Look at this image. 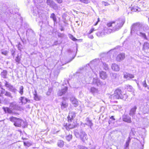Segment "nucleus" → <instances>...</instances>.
<instances>
[{
    "label": "nucleus",
    "instance_id": "1",
    "mask_svg": "<svg viewBox=\"0 0 149 149\" xmlns=\"http://www.w3.org/2000/svg\"><path fill=\"white\" fill-rule=\"evenodd\" d=\"M99 60L98 59H95L91 61L90 63L87 64L84 68L85 70V77L89 78L95 75V77L93 80L92 84L99 86L102 85V82L97 77L98 71L101 70L100 67L99 65Z\"/></svg>",
    "mask_w": 149,
    "mask_h": 149
},
{
    "label": "nucleus",
    "instance_id": "2",
    "mask_svg": "<svg viewBox=\"0 0 149 149\" xmlns=\"http://www.w3.org/2000/svg\"><path fill=\"white\" fill-rule=\"evenodd\" d=\"M11 12L13 11L10 8L0 5V22H4L8 25V22H13L14 20H17V17L20 18L19 15L17 17L16 15H14Z\"/></svg>",
    "mask_w": 149,
    "mask_h": 149
},
{
    "label": "nucleus",
    "instance_id": "3",
    "mask_svg": "<svg viewBox=\"0 0 149 149\" xmlns=\"http://www.w3.org/2000/svg\"><path fill=\"white\" fill-rule=\"evenodd\" d=\"M134 32L142 38L149 40V27L147 25L139 22L134 24L131 27V33Z\"/></svg>",
    "mask_w": 149,
    "mask_h": 149
},
{
    "label": "nucleus",
    "instance_id": "4",
    "mask_svg": "<svg viewBox=\"0 0 149 149\" xmlns=\"http://www.w3.org/2000/svg\"><path fill=\"white\" fill-rule=\"evenodd\" d=\"M125 22L124 18L120 19L115 21L109 22L107 24L108 27L113 26V31H115L119 29L123 26Z\"/></svg>",
    "mask_w": 149,
    "mask_h": 149
},
{
    "label": "nucleus",
    "instance_id": "5",
    "mask_svg": "<svg viewBox=\"0 0 149 149\" xmlns=\"http://www.w3.org/2000/svg\"><path fill=\"white\" fill-rule=\"evenodd\" d=\"M33 2L35 4V6L33 7L31 10V12L33 15L35 16H39V15L41 11V8L39 5L42 2V0H33Z\"/></svg>",
    "mask_w": 149,
    "mask_h": 149
},
{
    "label": "nucleus",
    "instance_id": "6",
    "mask_svg": "<svg viewBox=\"0 0 149 149\" xmlns=\"http://www.w3.org/2000/svg\"><path fill=\"white\" fill-rule=\"evenodd\" d=\"M10 120L14 123V125L16 127H24L26 125V123L19 118L11 116L9 118Z\"/></svg>",
    "mask_w": 149,
    "mask_h": 149
},
{
    "label": "nucleus",
    "instance_id": "7",
    "mask_svg": "<svg viewBox=\"0 0 149 149\" xmlns=\"http://www.w3.org/2000/svg\"><path fill=\"white\" fill-rule=\"evenodd\" d=\"M123 93L122 91L119 89H116L114 91V93L111 95L109 98H110L111 102H114L115 100L120 99L122 97Z\"/></svg>",
    "mask_w": 149,
    "mask_h": 149
},
{
    "label": "nucleus",
    "instance_id": "8",
    "mask_svg": "<svg viewBox=\"0 0 149 149\" xmlns=\"http://www.w3.org/2000/svg\"><path fill=\"white\" fill-rule=\"evenodd\" d=\"M69 84L68 81V80H65L63 81V86H64L63 88L61 90H59L58 92V95L59 96H62L63 94H65L68 89V87L67 84Z\"/></svg>",
    "mask_w": 149,
    "mask_h": 149
},
{
    "label": "nucleus",
    "instance_id": "9",
    "mask_svg": "<svg viewBox=\"0 0 149 149\" xmlns=\"http://www.w3.org/2000/svg\"><path fill=\"white\" fill-rule=\"evenodd\" d=\"M140 4L139 5V7L138 6H133L132 7L131 10L133 12H139L143 10V8L144 7L143 4L144 3L143 1L139 2Z\"/></svg>",
    "mask_w": 149,
    "mask_h": 149
},
{
    "label": "nucleus",
    "instance_id": "10",
    "mask_svg": "<svg viewBox=\"0 0 149 149\" xmlns=\"http://www.w3.org/2000/svg\"><path fill=\"white\" fill-rule=\"evenodd\" d=\"M9 107L13 111L15 110H19L20 108V107L19 106L16 102L14 101L10 103Z\"/></svg>",
    "mask_w": 149,
    "mask_h": 149
},
{
    "label": "nucleus",
    "instance_id": "11",
    "mask_svg": "<svg viewBox=\"0 0 149 149\" xmlns=\"http://www.w3.org/2000/svg\"><path fill=\"white\" fill-rule=\"evenodd\" d=\"M5 86L8 88V90L10 91L15 93L17 91V89L15 87L12 85L10 84L7 81H6Z\"/></svg>",
    "mask_w": 149,
    "mask_h": 149
},
{
    "label": "nucleus",
    "instance_id": "12",
    "mask_svg": "<svg viewBox=\"0 0 149 149\" xmlns=\"http://www.w3.org/2000/svg\"><path fill=\"white\" fill-rule=\"evenodd\" d=\"M46 3L50 7L53 9L55 10L57 9L58 7L56 4L52 0H47Z\"/></svg>",
    "mask_w": 149,
    "mask_h": 149
},
{
    "label": "nucleus",
    "instance_id": "13",
    "mask_svg": "<svg viewBox=\"0 0 149 149\" xmlns=\"http://www.w3.org/2000/svg\"><path fill=\"white\" fill-rule=\"evenodd\" d=\"M86 123H82L81 125H83L84 127L86 125L89 127L91 129H92V127L93 126V124L92 123V120H91L90 118L88 117L85 120Z\"/></svg>",
    "mask_w": 149,
    "mask_h": 149
},
{
    "label": "nucleus",
    "instance_id": "14",
    "mask_svg": "<svg viewBox=\"0 0 149 149\" xmlns=\"http://www.w3.org/2000/svg\"><path fill=\"white\" fill-rule=\"evenodd\" d=\"M80 136L81 140L83 142H84L86 140H87L88 138L87 137V135L85 132L82 130L80 131Z\"/></svg>",
    "mask_w": 149,
    "mask_h": 149
},
{
    "label": "nucleus",
    "instance_id": "15",
    "mask_svg": "<svg viewBox=\"0 0 149 149\" xmlns=\"http://www.w3.org/2000/svg\"><path fill=\"white\" fill-rule=\"evenodd\" d=\"M70 122H69L70 123ZM75 126L73 124H72L71 123H69L68 124L67 123H64L63 124V129H65L67 130L68 132H69L68 130L70 129H72L74 128Z\"/></svg>",
    "mask_w": 149,
    "mask_h": 149
},
{
    "label": "nucleus",
    "instance_id": "16",
    "mask_svg": "<svg viewBox=\"0 0 149 149\" xmlns=\"http://www.w3.org/2000/svg\"><path fill=\"white\" fill-rule=\"evenodd\" d=\"M75 113L74 112L70 113L68 117V122L71 123L73 118H75Z\"/></svg>",
    "mask_w": 149,
    "mask_h": 149
},
{
    "label": "nucleus",
    "instance_id": "17",
    "mask_svg": "<svg viewBox=\"0 0 149 149\" xmlns=\"http://www.w3.org/2000/svg\"><path fill=\"white\" fill-rule=\"evenodd\" d=\"M122 119L123 121L128 123H130L132 122L130 117L127 115H123Z\"/></svg>",
    "mask_w": 149,
    "mask_h": 149
},
{
    "label": "nucleus",
    "instance_id": "18",
    "mask_svg": "<svg viewBox=\"0 0 149 149\" xmlns=\"http://www.w3.org/2000/svg\"><path fill=\"white\" fill-rule=\"evenodd\" d=\"M125 58V54L124 53H120L118 54L116 58V60L118 61H120L124 59Z\"/></svg>",
    "mask_w": 149,
    "mask_h": 149
},
{
    "label": "nucleus",
    "instance_id": "19",
    "mask_svg": "<svg viewBox=\"0 0 149 149\" xmlns=\"http://www.w3.org/2000/svg\"><path fill=\"white\" fill-rule=\"evenodd\" d=\"M19 100L20 101L19 103H21L22 104H25L29 101L28 99L24 97H20Z\"/></svg>",
    "mask_w": 149,
    "mask_h": 149
},
{
    "label": "nucleus",
    "instance_id": "20",
    "mask_svg": "<svg viewBox=\"0 0 149 149\" xmlns=\"http://www.w3.org/2000/svg\"><path fill=\"white\" fill-rule=\"evenodd\" d=\"M88 89L89 91L90 92L93 94L97 93H98V91L97 89L94 87H88Z\"/></svg>",
    "mask_w": 149,
    "mask_h": 149
},
{
    "label": "nucleus",
    "instance_id": "21",
    "mask_svg": "<svg viewBox=\"0 0 149 149\" xmlns=\"http://www.w3.org/2000/svg\"><path fill=\"white\" fill-rule=\"evenodd\" d=\"M2 109H3L5 113H8L9 114L14 113L13 110L10 107L9 108L8 107H2Z\"/></svg>",
    "mask_w": 149,
    "mask_h": 149
},
{
    "label": "nucleus",
    "instance_id": "22",
    "mask_svg": "<svg viewBox=\"0 0 149 149\" xmlns=\"http://www.w3.org/2000/svg\"><path fill=\"white\" fill-rule=\"evenodd\" d=\"M107 27H105L103 29L105 33L107 34H109L111 32H114V31H113V29H112L109 28V27H108L107 26Z\"/></svg>",
    "mask_w": 149,
    "mask_h": 149
},
{
    "label": "nucleus",
    "instance_id": "23",
    "mask_svg": "<svg viewBox=\"0 0 149 149\" xmlns=\"http://www.w3.org/2000/svg\"><path fill=\"white\" fill-rule=\"evenodd\" d=\"M70 101L74 107H76L78 106V102L74 97H71L70 99Z\"/></svg>",
    "mask_w": 149,
    "mask_h": 149
},
{
    "label": "nucleus",
    "instance_id": "24",
    "mask_svg": "<svg viewBox=\"0 0 149 149\" xmlns=\"http://www.w3.org/2000/svg\"><path fill=\"white\" fill-rule=\"evenodd\" d=\"M124 77L127 79H130L134 77V76L132 74H131L127 72H124Z\"/></svg>",
    "mask_w": 149,
    "mask_h": 149
},
{
    "label": "nucleus",
    "instance_id": "25",
    "mask_svg": "<svg viewBox=\"0 0 149 149\" xmlns=\"http://www.w3.org/2000/svg\"><path fill=\"white\" fill-rule=\"evenodd\" d=\"M99 72L100 77L101 79H104L107 78V75L106 72L103 71L100 72V70Z\"/></svg>",
    "mask_w": 149,
    "mask_h": 149
},
{
    "label": "nucleus",
    "instance_id": "26",
    "mask_svg": "<svg viewBox=\"0 0 149 149\" xmlns=\"http://www.w3.org/2000/svg\"><path fill=\"white\" fill-rule=\"evenodd\" d=\"M137 108V107L136 106H134L130 110L129 113V115L131 116H133L135 114L136 110Z\"/></svg>",
    "mask_w": 149,
    "mask_h": 149
},
{
    "label": "nucleus",
    "instance_id": "27",
    "mask_svg": "<svg viewBox=\"0 0 149 149\" xmlns=\"http://www.w3.org/2000/svg\"><path fill=\"white\" fill-rule=\"evenodd\" d=\"M111 68L113 70L115 71H118L120 70V68L118 65L116 63L112 64Z\"/></svg>",
    "mask_w": 149,
    "mask_h": 149
},
{
    "label": "nucleus",
    "instance_id": "28",
    "mask_svg": "<svg viewBox=\"0 0 149 149\" xmlns=\"http://www.w3.org/2000/svg\"><path fill=\"white\" fill-rule=\"evenodd\" d=\"M68 106V104L65 101H62L61 104V108L62 109H63L66 108Z\"/></svg>",
    "mask_w": 149,
    "mask_h": 149
},
{
    "label": "nucleus",
    "instance_id": "29",
    "mask_svg": "<svg viewBox=\"0 0 149 149\" xmlns=\"http://www.w3.org/2000/svg\"><path fill=\"white\" fill-rule=\"evenodd\" d=\"M68 132H65L66 133V139L68 141H70L72 139V136L71 134H70L69 132V134H68Z\"/></svg>",
    "mask_w": 149,
    "mask_h": 149
},
{
    "label": "nucleus",
    "instance_id": "30",
    "mask_svg": "<svg viewBox=\"0 0 149 149\" xmlns=\"http://www.w3.org/2000/svg\"><path fill=\"white\" fill-rule=\"evenodd\" d=\"M7 71L6 70H4L1 73V77L3 78H6L7 75Z\"/></svg>",
    "mask_w": 149,
    "mask_h": 149
},
{
    "label": "nucleus",
    "instance_id": "31",
    "mask_svg": "<svg viewBox=\"0 0 149 149\" xmlns=\"http://www.w3.org/2000/svg\"><path fill=\"white\" fill-rule=\"evenodd\" d=\"M96 34L99 37H102L106 35L103 29L102 30V31L98 32Z\"/></svg>",
    "mask_w": 149,
    "mask_h": 149
},
{
    "label": "nucleus",
    "instance_id": "32",
    "mask_svg": "<svg viewBox=\"0 0 149 149\" xmlns=\"http://www.w3.org/2000/svg\"><path fill=\"white\" fill-rule=\"evenodd\" d=\"M58 146L60 148L63 147L64 145V142L62 140H59L57 143Z\"/></svg>",
    "mask_w": 149,
    "mask_h": 149
},
{
    "label": "nucleus",
    "instance_id": "33",
    "mask_svg": "<svg viewBox=\"0 0 149 149\" xmlns=\"http://www.w3.org/2000/svg\"><path fill=\"white\" fill-rule=\"evenodd\" d=\"M127 89L129 91H133V95H135V94L134 93V89L132 86L130 85H128L127 86Z\"/></svg>",
    "mask_w": 149,
    "mask_h": 149
},
{
    "label": "nucleus",
    "instance_id": "34",
    "mask_svg": "<svg viewBox=\"0 0 149 149\" xmlns=\"http://www.w3.org/2000/svg\"><path fill=\"white\" fill-rule=\"evenodd\" d=\"M50 18L53 19L54 22V24L56 23V15L54 13H52L50 16Z\"/></svg>",
    "mask_w": 149,
    "mask_h": 149
},
{
    "label": "nucleus",
    "instance_id": "35",
    "mask_svg": "<svg viewBox=\"0 0 149 149\" xmlns=\"http://www.w3.org/2000/svg\"><path fill=\"white\" fill-rule=\"evenodd\" d=\"M148 82L149 84V77L148 78ZM142 84L143 87L147 88L149 90V86H148L145 80L143 82Z\"/></svg>",
    "mask_w": 149,
    "mask_h": 149
},
{
    "label": "nucleus",
    "instance_id": "36",
    "mask_svg": "<svg viewBox=\"0 0 149 149\" xmlns=\"http://www.w3.org/2000/svg\"><path fill=\"white\" fill-rule=\"evenodd\" d=\"M143 48L144 49H149V43L148 42H145L143 45Z\"/></svg>",
    "mask_w": 149,
    "mask_h": 149
},
{
    "label": "nucleus",
    "instance_id": "37",
    "mask_svg": "<svg viewBox=\"0 0 149 149\" xmlns=\"http://www.w3.org/2000/svg\"><path fill=\"white\" fill-rule=\"evenodd\" d=\"M23 89L24 87L23 86H21L19 87V93L21 95H23Z\"/></svg>",
    "mask_w": 149,
    "mask_h": 149
},
{
    "label": "nucleus",
    "instance_id": "38",
    "mask_svg": "<svg viewBox=\"0 0 149 149\" xmlns=\"http://www.w3.org/2000/svg\"><path fill=\"white\" fill-rule=\"evenodd\" d=\"M131 141V139L130 137H129L126 141L125 144V147L126 148H127L128 147L129 144V143Z\"/></svg>",
    "mask_w": 149,
    "mask_h": 149
},
{
    "label": "nucleus",
    "instance_id": "39",
    "mask_svg": "<svg viewBox=\"0 0 149 149\" xmlns=\"http://www.w3.org/2000/svg\"><path fill=\"white\" fill-rule=\"evenodd\" d=\"M128 96L126 94H123L122 95V97L120 99H122L124 100H126L128 97Z\"/></svg>",
    "mask_w": 149,
    "mask_h": 149
},
{
    "label": "nucleus",
    "instance_id": "40",
    "mask_svg": "<svg viewBox=\"0 0 149 149\" xmlns=\"http://www.w3.org/2000/svg\"><path fill=\"white\" fill-rule=\"evenodd\" d=\"M74 133L75 134V136L77 138H79L80 136V132L79 133L78 131L77 130H75L74 131Z\"/></svg>",
    "mask_w": 149,
    "mask_h": 149
},
{
    "label": "nucleus",
    "instance_id": "41",
    "mask_svg": "<svg viewBox=\"0 0 149 149\" xmlns=\"http://www.w3.org/2000/svg\"><path fill=\"white\" fill-rule=\"evenodd\" d=\"M104 69L105 70H107L108 69V67L107 64H106L105 63L102 62Z\"/></svg>",
    "mask_w": 149,
    "mask_h": 149
},
{
    "label": "nucleus",
    "instance_id": "42",
    "mask_svg": "<svg viewBox=\"0 0 149 149\" xmlns=\"http://www.w3.org/2000/svg\"><path fill=\"white\" fill-rule=\"evenodd\" d=\"M4 95H5L8 96V97H10L11 98L13 97L11 95V93L10 92H8L7 91H6V93L4 94Z\"/></svg>",
    "mask_w": 149,
    "mask_h": 149
},
{
    "label": "nucleus",
    "instance_id": "43",
    "mask_svg": "<svg viewBox=\"0 0 149 149\" xmlns=\"http://www.w3.org/2000/svg\"><path fill=\"white\" fill-rule=\"evenodd\" d=\"M34 99L36 101L39 100L40 99V98L36 93L34 94Z\"/></svg>",
    "mask_w": 149,
    "mask_h": 149
},
{
    "label": "nucleus",
    "instance_id": "44",
    "mask_svg": "<svg viewBox=\"0 0 149 149\" xmlns=\"http://www.w3.org/2000/svg\"><path fill=\"white\" fill-rule=\"evenodd\" d=\"M69 38L74 41H76L77 40L76 38L74 37L72 35H70L69 36Z\"/></svg>",
    "mask_w": 149,
    "mask_h": 149
},
{
    "label": "nucleus",
    "instance_id": "45",
    "mask_svg": "<svg viewBox=\"0 0 149 149\" xmlns=\"http://www.w3.org/2000/svg\"><path fill=\"white\" fill-rule=\"evenodd\" d=\"M15 60L16 62L18 63H19L20 60V58L19 57V56H17L15 58Z\"/></svg>",
    "mask_w": 149,
    "mask_h": 149
},
{
    "label": "nucleus",
    "instance_id": "46",
    "mask_svg": "<svg viewBox=\"0 0 149 149\" xmlns=\"http://www.w3.org/2000/svg\"><path fill=\"white\" fill-rule=\"evenodd\" d=\"M102 5L104 6H107L109 5V4L108 3L104 1H102Z\"/></svg>",
    "mask_w": 149,
    "mask_h": 149
},
{
    "label": "nucleus",
    "instance_id": "47",
    "mask_svg": "<svg viewBox=\"0 0 149 149\" xmlns=\"http://www.w3.org/2000/svg\"><path fill=\"white\" fill-rule=\"evenodd\" d=\"M52 90L51 88H49L48 89V91L46 93V95H49L51 93V92Z\"/></svg>",
    "mask_w": 149,
    "mask_h": 149
},
{
    "label": "nucleus",
    "instance_id": "48",
    "mask_svg": "<svg viewBox=\"0 0 149 149\" xmlns=\"http://www.w3.org/2000/svg\"><path fill=\"white\" fill-rule=\"evenodd\" d=\"M68 52L69 53H70L71 52V53H72V54H73V53H74L73 54H74V56L73 58L71 60H70V61L69 62H70V61H71L72 60V59L74 58V56H75V53H74V51L73 52L70 49H69L68 50Z\"/></svg>",
    "mask_w": 149,
    "mask_h": 149
},
{
    "label": "nucleus",
    "instance_id": "49",
    "mask_svg": "<svg viewBox=\"0 0 149 149\" xmlns=\"http://www.w3.org/2000/svg\"><path fill=\"white\" fill-rule=\"evenodd\" d=\"M17 47L18 49L19 50H21V49H22V45L20 43H19L18 45H17Z\"/></svg>",
    "mask_w": 149,
    "mask_h": 149
},
{
    "label": "nucleus",
    "instance_id": "50",
    "mask_svg": "<svg viewBox=\"0 0 149 149\" xmlns=\"http://www.w3.org/2000/svg\"><path fill=\"white\" fill-rule=\"evenodd\" d=\"M80 1L85 3H88L89 2L88 0H80Z\"/></svg>",
    "mask_w": 149,
    "mask_h": 149
},
{
    "label": "nucleus",
    "instance_id": "51",
    "mask_svg": "<svg viewBox=\"0 0 149 149\" xmlns=\"http://www.w3.org/2000/svg\"><path fill=\"white\" fill-rule=\"evenodd\" d=\"M95 30L94 28H92L89 31V33L90 34L93 32V31H95Z\"/></svg>",
    "mask_w": 149,
    "mask_h": 149
},
{
    "label": "nucleus",
    "instance_id": "52",
    "mask_svg": "<svg viewBox=\"0 0 149 149\" xmlns=\"http://www.w3.org/2000/svg\"><path fill=\"white\" fill-rule=\"evenodd\" d=\"M1 89L2 90V91H1V93L2 94H5V93H6V91L5 89H3V88H2Z\"/></svg>",
    "mask_w": 149,
    "mask_h": 149
},
{
    "label": "nucleus",
    "instance_id": "53",
    "mask_svg": "<svg viewBox=\"0 0 149 149\" xmlns=\"http://www.w3.org/2000/svg\"><path fill=\"white\" fill-rule=\"evenodd\" d=\"M1 53L2 54L6 55L7 54V52L6 51H1Z\"/></svg>",
    "mask_w": 149,
    "mask_h": 149
},
{
    "label": "nucleus",
    "instance_id": "54",
    "mask_svg": "<svg viewBox=\"0 0 149 149\" xmlns=\"http://www.w3.org/2000/svg\"><path fill=\"white\" fill-rule=\"evenodd\" d=\"M56 1L58 3H62V0H56Z\"/></svg>",
    "mask_w": 149,
    "mask_h": 149
},
{
    "label": "nucleus",
    "instance_id": "55",
    "mask_svg": "<svg viewBox=\"0 0 149 149\" xmlns=\"http://www.w3.org/2000/svg\"><path fill=\"white\" fill-rule=\"evenodd\" d=\"M58 44V41H56L54 42L53 45H57Z\"/></svg>",
    "mask_w": 149,
    "mask_h": 149
},
{
    "label": "nucleus",
    "instance_id": "56",
    "mask_svg": "<svg viewBox=\"0 0 149 149\" xmlns=\"http://www.w3.org/2000/svg\"><path fill=\"white\" fill-rule=\"evenodd\" d=\"M139 148L140 149H143V145L141 146V144L139 146Z\"/></svg>",
    "mask_w": 149,
    "mask_h": 149
},
{
    "label": "nucleus",
    "instance_id": "57",
    "mask_svg": "<svg viewBox=\"0 0 149 149\" xmlns=\"http://www.w3.org/2000/svg\"><path fill=\"white\" fill-rule=\"evenodd\" d=\"M98 20L97 21V22H96V23H95V24L94 25V26H96V25L97 24H98V22H99L100 20H99V18H98Z\"/></svg>",
    "mask_w": 149,
    "mask_h": 149
},
{
    "label": "nucleus",
    "instance_id": "58",
    "mask_svg": "<svg viewBox=\"0 0 149 149\" xmlns=\"http://www.w3.org/2000/svg\"><path fill=\"white\" fill-rule=\"evenodd\" d=\"M12 55L13 56H15V51H12Z\"/></svg>",
    "mask_w": 149,
    "mask_h": 149
},
{
    "label": "nucleus",
    "instance_id": "59",
    "mask_svg": "<svg viewBox=\"0 0 149 149\" xmlns=\"http://www.w3.org/2000/svg\"><path fill=\"white\" fill-rule=\"evenodd\" d=\"M110 119L114 120L115 119L114 118V117L113 116H112L110 118Z\"/></svg>",
    "mask_w": 149,
    "mask_h": 149
},
{
    "label": "nucleus",
    "instance_id": "60",
    "mask_svg": "<svg viewBox=\"0 0 149 149\" xmlns=\"http://www.w3.org/2000/svg\"><path fill=\"white\" fill-rule=\"evenodd\" d=\"M88 36L90 38H91V39H93V36Z\"/></svg>",
    "mask_w": 149,
    "mask_h": 149
},
{
    "label": "nucleus",
    "instance_id": "61",
    "mask_svg": "<svg viewBox=\"0 0 149 149\" xmlns=\"http://www.w3.org/2000/svg\"><path fill=\"white\" fill-rule=\"evenodd\" d=\"M113 75L114 77H116V74H113Z\"/></svg>",
    "mask_w": 149,
    "mask_h": 149
},
{
    "label": "nucleus",
    "instance_id": "62",
    "mask_svg": "<svg viewBox=\"0 0 149 149\" xmlns=\"http://www.w3.org/2000/svg\"><path fill=\"white\" fill-rule=\"evenodd\" d=\"M31 30H30V29H28L26 31V34L29 31H31Z\"/></svg>",
    "mask_w": 149,
    "mask_h": 149
},
{
    "label": "nucleus",
    "instance_id": "63",
    "mask_svg": "<svg viewBox=\"0 0 149 149\" xmlns=\"http://www.w3.org/2000/svg\"><path fill=\"white\" fill-rule=\"evenodd\" d=\"M64 30V29L63 28H61V31H63Z\"/></svg>",
    "mask_w": 149,
    "mask_h": 149
},
{
    "label": "nucleus",
    "instance_id": "64",
    "mask_svg": "<svg viewBox=\"0 0 149 149\" xmlns=\"http://www.w3.org/2000/svg\"><path fill=\"white\" fill-rule=\"evenodd\" d=\"M147 63L149 64V61H148L147 62Z\"/></svg>",
    "mask_w": 149,
    "mask_h": 149
}]
</instances>
